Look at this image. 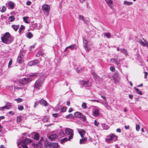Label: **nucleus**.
Returning a JSON list of instances; mask_svg holds the SVG:
<instances>
[{"mask_svg": "<svg viewBox=\"0 0 148 148\" xmlns=\"http://www.w3.org/2000/svg\"><path fill=\"white\" fill-rule=\"evenodd\" d=\"M58 136L55 134H51L49 137V139L50 140H53L56 139L57 138Z\"/></svg>", "mask_w": 148, "mask_h": 148, "instance_id": "nucleus-16", "label": "nucleus"}, {"mask_svg": "<svg viewBox=\"0 0 148 148\" xmlns=\"http://www.w3.org/2000/svg\"><path fill=\"white\" fill-rule=\"evenodd\" d=\"M35 45H33L32 46H31L30 47V48L29 49V50L31 51L32 50L31 49L33 48H34V46Z\"/></svg>", "mask_w": 148, "mask_h": 148, "instance_id": "nucleus-61", "label": "nucleus"}, {"mask_svg": "<svg viewBox=\"0 0 148 148\" xmlns=\"http://www.w3.org/2000/svg\"><path fill=\"white\" fill-rule=\"evenodd\" d=\"M79 119H80L82 121H85L86 120V117L84 115L82 114L81 116V117L79 118Z\"/></svg>", "mask_w": 148, "mask_h": 148, "instance_id": "nucleus-35", "label": "nucleus"}, {"mask_svg": "<svg viewBox=\"0 0 148 148\" xmlns=\"http://www.w3.org/2000/svg\"><path fill=\"white\" fill-rule=\"evenodd\" d=\"M123 59H121L118 60L117 58H112L110 59L111 62L116 64L119 67L120 66L121 62L123 61Z\"/></svg>", "mask_w": 148, "mask_h": 148, "instance_id": "nucleus-9", "label": "nucleus"}, {"mask_svg": "<svg viewBox=\"0 0 148 148\" xmlns=\"http://www.w3.org/2000/svg\"><path fill=\"white\" fill-rule=\"evenodd\" d=\"M100 95L101 96V97L103 99H104L105 101H106V97L101 95Z\"/></svg>", "mask_w": 148, "mask_h": 148, "instance_id": "nucleus-60", "label": "nucleus"}, {"mask_svg": "<svg viewBox=\"0 0 148 148\" xmlns=\"http://www.w3.org/2000/svg\"><path fill=\"white\" fill-rule=\"evenodd\" d=\"M18 109L19 110H22L24 109L23 106V105H18Z\"/></svg>", "mask_w": 148, "mask_h": 148, "instance_id": "nucleus-48", "label": "nucleus"}, {"mask_svg": "<svg viewBox=\"0 0 148 148\" xmlns=\"http://www.w3.org/2000/svg\"><path fill=\"white\" fill-rule=\"evenodd\" d=\"M108 38H110V34L109 32L106 33L104 34Z\"/></svg>", "mask_w": 148, "mask_h": 148, "instance_id": "nucleus-42", "label": "nucleus"}, {"mask_svg": "<svg viewBox=\"0 0 148 148\" xmlns=\"http://www.w3.org/2000/svg\"><path fill=\"white\" fill-rule=\"evenodd\" d=\"M32 146L34 148H40L41 147L42 143L39 142L36 143H32Z\"/></svg>", "mask_w": 148, "mask_h": 148, "instance_id": "nucleus-18", "label": "nucleus"}, {"mask_svg": "<svg viewBox=\"0 0 148 148\" xmlns=\"http://www.w3.org/2000/svg\"><path fill=\"white\" fill-rule=\"evenodd\" d=\"M37 75V74L34 73L29 76V77L27 78H24L19 80V85H24L27 84L29 82L32 80L33 78L31 77H34Z\"/></svg>", "mask_w": 148, "mask_h": 148, "instance_id": "nucleus-3", "label": "nucleus"}, {"mask_svg": "<svg viewBox=\"0 0 148 148\" xmlns=\"http://www.w3.org/2000/svg\"><path fill=\"white\" fill-rule=\"evenodd\" d=\"M82 108L84 109H86L87 108L86 103L85 102H83L82 104Z\"/></svg>", "mask_w": 148, "mask_h": 148, "instance_id": "nucleus-36", "label": "nucleus"}, {"mask_svg": "<svg viewBox=\"0 0 148 148\" xmlns=\"http://www.w3.org/2000/svg\"><path fill=\"white\" fill-rule=\"evenodd\" d=\"M73 115L72 114H70L67 115L66 116V118L67 119H69V118H73Z\"/></svg>", "mask_w": 148, "mask_h": 148, "instance_id": "nucleus-44", "label": "nucleus"}, {"mask_svg": "<svg viewBox=\"0 0 148 148\" xmlns=\"http://www.w3.org/2000/svg\"><path fill=\"white\" fill-rule=\"evenodd\" d=\"M23 21L24 22L26 23H28V17L26 16V17H24L23 18Z\"/></svg>", "mask_w": 148, "mask_h": 148, "instance_id": "nucleus-41", "label": "nucleus"}, {"mask_svg": "<svg viewBox=\"0 0 148 148\" xmlns=\"http://www.w3.org/2000/svg\"><path fill=\"white\" fill-rule=\"evenodd\" d=\"M21 120V116H18L17 117V122H20Z\"/></svg>", "mask_w": 148, "mask_h": 148, "instance_id": "nucleus-49", "label": "nucleus"}, {"mask_svg": "<svg viewBox=\"0 0 148 148\" xmlns=\"http://www.w3.org/2000/svg\"><path fill=\"white\" fill-rule=\"evenodd\" d=\"M93 116L96 117H98L100 115L99 108L97 107H95L92 110Z\"/></svg>", "mask_w": 148, "mask_h": 148, "instance_id": "nucleus-10", "label": "nucleus"}, {"mask_svg": "<svg viewBox=\"0 0 148 148\" xmlns=\"http://www.w3.org/2000/svg\"><path fill=\"white\" fill-rule=\"evenodd\" d=\"M132 2L127 1H124V4L125 5H132Z\"/></svg>", "mask_w": 148, "mask_h": 148, "instance_id": "nucleus-33", "label": "nucleus"}, {"mask_svg": "<svg viewBox=\"0 0 148 148\" xmlns=\"http://www.w3.org/2000/svg\"><path fill=\"white\" fill-rule=\"evenodd\" d=\"M2 42L6 44H9L13 41V38L10 33L6 32L3 34L1 38Z\"/></svg>", "mask_w": 148, "mask_h": 148, "instance_id": "nucleus-1", "label": "nucleus"}, {"mask_svg": "<svg viewBox=\"0 0 148 148\" xmlns=\"http://www.w3.org/2000/svg\"><path fill=\"white\" fill-rule=\"evenodd\" d=\"M110 70L112 72H114L115 71V68L114 66H111L110 67Z\"/></svg>", "mask_w": 148, "mask_h": 148, "instance_id": "nucleus-50", "label": "nucleus"}, {"mask_svg": "<svg viewBox=\"0 0 148 148\" xmlns=\"http://www.w3.org/2000/svg\"><path fill=\"white\" fill-rule=\"evenodd\" d=\"M65 132L66 134L69 135L68 139L69 140L73 138V130H72L68 128H66L65 130Z\"/></svg>", "mask_w": 148, "mask_h": 148, "instance_id": "nucleus-8", "label": "nucleus"}, {"mask_svg": "<svg viewBox=\"0 0 148 148\" xmlns=\"http://www.w3.org/2000/svg\"><path fill=\"white\" fill-rule=\"evenodd\" d=\"M12 59H11L10 60V61L8 63V67H10L11 66L12 64Z\"/></svg>", "mask_w": 148, "mask_h": 148, "instance_id": "nucleus-54", "label": "nucleus"}, {"mask_svg": "<svg viewBox=\"0 0 148 148\" xmlns=\"http://www.w3.org/2000/svg\"><path fill=\"white\" fill-rule=\"evenodd\" d=\"M14 100L16 101L17 103H19L23 101V99L21 98H18L17 99H15Z\"/></svg>", "mask_w": 148, "mask_h": 148, "instance_id": "nucleus-37", "label": "nucleus"}, {"mask_svg": "<svg viewBox=\"0 0 148 148\" xmlns=\"http://www.w3.org/2000/svg\"><path fill=\"white\" fill-rule=\"evenodd\" d=\"M92 74L93 76V77L94 79L96 80H97V79L99 78V76L97 75L96 74L94 73L93 72L92 73Z\"/></svg>", "mask_w": 148, "mask_h": 148, "instance_id": "nucleus-38", "label": "nucleus"}, {"mask_svg": "<svg viewBox=\"0 0 148 148\" xmlns=\"http://www.w3.org/2000/svg\"><path fill=\"white\" fill-rule=\"evenodd\" d=\"M42 8L45 15L47 16H48L49 15L50 10V6L47 4H45L42 6Z\"/></svg>", "mask_w": 148, "mask_h": 148, "instance_id": "nucleus-7", "label": "nucleus"}, {"mask_svg": "<svg viewBox=\"0 0 148 148\" xmlns=\"http://www.w3.org/2000/svg\"><path fill=\"white\" fill-rule=\"evenodd\" d=\"M24 26H23V25H21V27L19 28L18 30L19 33L20 34L21 33L22 30L24 29Z\"/></svg>", "mask_w": 148, "mask_h": 148, "instance_id": "nucleus-43", "label": "nucleus"}, {"mask_svg": "<svg viewBox=\"0 0 148 148\" xmlns=\"http://www.w3.org/2000/svg\"><path fill=\"white\" fill-rule=\"evenodd\" d=\"M117 138V136L116 135L111 134L107 136V138H106V141L109 143H111L112 142L116 141Z\"/></svg>", "mask_w": 148, "mask_h": 148, "instance_id": "nucleus-4", "label": "nucleus"}, {"mask_svg": "<svg viewBox=\"0 0 148 148\" xmlns=\"http://www.w3.org/2000/svg\"><path fill=\"white\" fill-rule=\"evenodd\" d=\"M82 114L81 112H77L75 113L74 115L75 116L78 117L79 119V118L81 117V116Z\"/></svg>", "mask_w": 148, "mask_h": 148, "instance_id": "nucleus-26", "label": "nucleus"}, {"mask_svg": "<svg viewBox=\"0 0 148 148\" xmlns=\"http://www.w3.org/2000/svg\"><path fill=\"white\" fill-rule=\"evenodd\" d=\"M46 148H60L58 144L56 143L48 142L45 144Z\"/></svg>", "mask_w": 148, "mask_h": 148, "instance_id": "nucleus-6", "label": "nucleus"}, {"mask_svg": "<svg viewBox=\"0 0 148 148\" xmlns=\"http://www.w3.org/2000/svg\"><path fill=\"white\" fill-rule=\"evenodd\" d=\"M4 106L5 109H9L11 107V103H8Z\"/></svg>", "mask_w": 148, "mask_h": 148, "instance_id": "nucleus-34", "label": "nucleus"}, {"mask_svg": "<svg viewBox=\"0 0 148 148\" xmlns=\"http://www.w3.org/2000/svg\"><path fill=\"white\" fill-rule=\"evenodd\" d=\"M38 103H37V101H36L35 102V104H34V108H36L38 106Z\"/></svg>", "mask_w": 148, "mask_h": 148, "instance_id": "nucleus-56", "label": "nucleus"}, {"mask_svg": "<svg viewBox=\"0 0 148 148\" xmlns=\"http://www.w3.org/2000/svg\"><path fill=\"white\" fill-rule=\"evenodd\" d=\"M66 108L65 107H62L61 109V111L62 112H64L66 111Z\"/></svg>", "mask_w": 148, "mask_h": 148, "instance_id": "nucleus-53", "label": "nucleus"}, {"mask_svg": "<svg viewBox=\"0 0 148 148\" xmlns=\"http://www.w3.org/2000/svg\"><path fill=\"white\" fill-rule=\"evenodd\" d=\"M129 97L131 99H132L133 97V95H129Z\"/></svg>", "mask_w": 148, "mask_h": 148, "instance_id": "nucleus-64", "label": "nucleus"}, {"mask_svg": "<svg viewBox=\"0 0 148 148\" xmlns=\"http://www.w3.org/2000/svg\"><path fill=\"white\" fill-rule=\"evenodd\" d=\"M143 40L145 42V43L143 42L140 39L138 41V42L140 45L142 46H146V43L147 41L146 40H144L143 38Z\"/></svg>", "mask_w": 148, "mask_h": 148, "instance_id": "nucleus-19", "label": "nucleus"}, {"mask_svg": "<svg viewBox=\"0 0 148 148\" xmlns=\"http://www.w3.org/2000/svg\"><path fill=\"white\" fill-rule=\"evenodd\" d=\"M65 134L64 133V132L62 130H61L59 134V136L61 138L64 136Z\"/></svg>", "mask_w": 148, "mask_h": 148, "instance_id": "nucleus-30", "label": "nucleus"}, {"mask_svg": "<svg viewBox=\"0 0 148 148\" xmlns=\"http://www.w3.org/2000/svg\"><path fill=\"white\" fill-rule=\"evenodd\" d=\"M12 27L15 30V31H17L19 27V25H12Z\"/></svg>", "mask_w": 148, "mask_h": 148, "instance_id": "nucleus-28", "label": "nucleus"}, {"mask_svg": "<svg viewBox=\"0 0 148 148\" xmlns=\"http://www.w3.org/2000/svg\"><path fill=\"white\" fill-rule=\"evenodd\" d=\"M120 51L121 53L124 54L126 56L128 55V53L127 51L125 49L123 48L120 49Z\"/></svg>", "mask_w": 148, "mask_h": 148, "instance_id": "nucleus-27", "label": "nucleus"}, {"mask_svg": "<svg viewBox=\"0 0 148 148\" xmlns=\"http://www.w3.org/2000/svg\"><path fill=\"white\" fill-rule=\"evenodd\" d=\"M87 140V138L86 137L83 138L82 139L80 140L79 143L80 144H86Z\"/></svg>", "mask_w": 148, "mask_h": 148, "instance_id": "nucleus-22", "label": "nucleus"}, {"mask_svg": "<svg viewBox=\"0 0 148 148\" xmlns=\"http://www.w3.org/2000/svg\"><path fill=\"white\" fill-rule=\"evenodd\" d=\"M31 134L32 138H33L34 139L36 140H39L40 136L39 134L38 133L35 132H33Z\"/></svg>", "mask_w": 148, "mask_h": 148, "instance_id": "nucleus-15", "label": "nucleus"}, {"mask_svg": "<svg viewBox=\"0 0 148 148\" xmlns=\"http://www.w3.org/2000/svg\"><path fill=\"white\" fill-rule=\"evenodd\" d=\"M125 128L126 130H129L130 129V126L128 125H126L125 126Z\"/></svg>", "mask_w": 148, "mask_h": 148, "instance_id": "nucleus-55", "label": "nucleus"}, {"mask_svg": "<svg viewBox=\"0 0 148 148\" xmlns=\"http://www.w3.org/2000/svg\"><path fill=\"white\" fill-rule=\"evenodd\" d=\"M107 4L110 8L112 7L113 2L111 0H105Z\"/></svg>", "mask_w": 148, "mask_h": 148, "instance_id": "nucleus-21", "label": "nucleus"}, {"mask_svg": "<svg viewBox=\"0 0 148 148\" xmlns=\"http://www.w3.org/2000/svg\"><path fill=\"white\" fill-rule=\"evenodd\" d=\"M25 54V52L24 51H22L20 52V54L18 55H19L20 56L22 57H23L24 55Z\"/></svg>", "mask_w": 148, "mask_h": 148, "instance_id": "nucleus-45", "label": "nucleus"}, {"mask_svg": "<svg viewBox=\"0 0 148 148\" xmlns=\"http://www.w3.org/2000/svg\"><path fill=\"white\" fill-rule=\"evenodd\" d=\"M6 5L9 9H12L14 7L15 3L9 1L6 3Z\"/></svg>", "mask_w": 148, "mask_h": 148, "instance_id": "nucleus-13", "label": "nucleus"}, {"mask_svg": "<svg viewBox=\"0 0 148 148\" xmlns=\"http://www.w3.org/2000/svg\"><path fill=\"white\" fill-rule=\"evenodd\" d=\"M67 48H69L71 50L73 49H76L77 48V45H73L67 47Z\"/></svg>", "mask_w": 148, "mask_h": 148, "instance_id": "nucleus-29", "label": "nucleus"}, {"mask_svg": "<svg viewBox=\"0 0 148 148\" xmlns=\"http://www.w3.org/2000/svg\"><path fill=\"white\" fill-rule=\"evenodd\" d=\"M43 82V77H41L36 81L34 85L35 88L39 90Z\"/></svg>", "mask_w": 148, "mask_h": 148, "instance_id": "nucleus-5", "label": "nucleus"}, {"mask_svg": "<svg viewBox=\"0 0 148 148\" xmlns=\"http://www.w3.org/2000/svg\"><path fill=\"white\" fill-rule=\"evenodd\" d=\"M140 129V126L139 125L136 124V130L137 131H139Z\"/></svg>", "mask_w": 148, "mask_h": 148, "instance_id": "nucleus-52", "label": "nucleus"}, {"mask_svg": "<svg viewBox=\"0 0 148 148\" xmlns=\"http://www.w3.org/2000/svg\"><path fill=\"white\" fill-rule=\"evenodd\" d=\"M73 110V109L72 108H70L69 110V112H72Z\"/></svg>", "mask_w": 148, "mask_h": 148, "instance_id": "nucleus-63", "label": "nucleus"}, {"mask_svg": "<svg viewBox=\"0 0 148 148\" xmlns=\"http://www.w3.org/2000/svg\"><path fill=\"white\" fill-rule=\"evenodd\" d=\"M79 19L80 20L84 22H85V20L84 19V17L81 15H79L78 17Z\"/></svg>", "mask_w": 148, "mask_h": 148, "instance_id": "nucleus-40", "label": "nucleus"}, {"mask_svg": "<svg viewBox=\"0 0 148 148\" xmlns=\"http://www.w3.org/2000/svg\"><path fill=\"white\" fill-rule=\"evenodd\" d=\"M134 89H135L138 93L140 95H142V92L140 91L138 88H137L135 87H134Z\"/></svg>", "mask_w": 148, "mask_h": 148, "instance_id": "nucleus-47", "label": "nucleus"}, {"mask_svg": "<svg viewBox=\"0 0 148 148\" xmlns=\"http://www.w3.org/2000/svg\"><path fill=\"white\" fill-rule=\"evenodd\" d=\"M39 103L42 105H43L45 106H47V105L48 103L45 100L41 99L39 101Z\"/></svg>", "mask_w": 148, "mask_h": 148, "instance_id": "nucleus-24", "label": "nucleus"}, {"mask_svg": "<svg viewBox=\"0 0 148 148\" xmlns=\"http://www.w3.org/2000/svg\"><path fill=\"white\" fill-rule=\"evenodd\" d=\"M31 143V139L26 138L19 142L18 144V146L19 148H28L27 145Z\"/></svg>", "mask_w": 148, "mask_h": 148, "instance_id": "nucleus-2", "label": "nucleus"}, {"mask_svg": "<svg viewBox=\"0 0 148 148\" xmlns=\"http://www.w3.org/2000/svg\"><path fill=\"white\" fill-rule=\"evenodd\" d=\"M101 126L104 130H107L109 128V126L105 124H101Z\"/></svg>", "mask_w": 148, "mask_h": 148, "instance_id": "nucleus-31", "label": "nucleus"}, {"mask_svg": "<svg viewBox=\"0 0 148 148\" xmlns=\"http://www.w3.org/2000/svg\"><path fill=\"white\" fill-rule=\"evenodd\" d=\"M145 76H144V78L145 79H146L147 77V76L148 75V73L146 72H145Z\"/></svg>", "mask_w": 148, "mask_h": 148, "instance_id": "nucleus-58", "label": "nucleus"}, {"mask_svg": "<svg viewBox=\"0 0 148 148\" xmlns=\"http://www.w3.org/2000/svg\"><path fill=\"white\" fill-rule=\"evenodd\" d=\"M58 113L53 114V116L54 117H57L58 116Z\"/></svg>", "mask_w": 148, "mask_h": 148, "instance_id": "nucleus-59", "label": "nucleus"}, {"mask_svg": "<svg viewBox=\"0 0 148 148\" xmlns=\"http://www.w3.org/2000/svg\"><path fill=\"white\" fill-rule=\"evenodd\" d=\"M6 10V8L5 6H3L2 9L1 10V12H5Z\"/></svg>", "mask_w": 148, "mask_h": 148, "instance_id": "nucleus-46", "label": "nucleus"}, {"mask_svg": "<svg viewBox=\"0 0 148 148\" xmlns=\"http://www.w3.org/2000/svg\"><path fill=\"white\" fill-rule=\"evenodd\" d=\"M113 78L115 83L119 82L120 79L119 73L117 72L115 73L113 76Z\"/></svg>", "mask_w": 148, "mask_h": 148, "instance_id": "nucleus-14", "label": "nucleus"}, {"mask_svg": "<svg viewBox=\"0 0 148 148\" xmlns=\"http://www.w3.org/2000/svg\"><path fill=\"white\" fill-rule=\"evenodd\" d=\"M17 62L19 64H21L23 62V57L19 55H18L17 59Z\"/></svg>", "mask_w": 148, "mask_h": 148, "instance_id": "nucleus-25", "label": "nucleus"}, {"mask_svg": "<svg viewBox=\"0 0 148 148\" xmlns=\"http://www.w3.org/2000/svg\"><path fill=\"white\" fill-rule=\"evenodd\" d=\"M68 140V139L67 138H64L61 139L60 141L62 144H63Z\"/></svg>", "mask_w": 148, "mask_h": 148, "instance_id": "nucleus-32", "label": "nucleus"}, {"mask_svg": "<svg viewBox=\"0 0 148 148\" xmlns=\"http://www.w3.org/2000/svg\"><path fill=\"white\" fill-rule=\"evenodd\" d=\"M40 62V61L39 60L36 59L30 62L29 63V64L30 66H34L39 63Z\"/></svg>", "mask_w": 148, "mask_h": 148, "instance_id": "nucleus-17", "label": "nucleus"}, {"mask_svg": "<svg viewBox=\"0 0 148 148\" xmlns=\"http://www.w3.org/2000/svg\"><path fill=\"white\" fill-rule=\"evenodd\" d=\"M94 124L96 126H98L99 124V123L97 122L96 120H95L94 122Z\"/></svg>", "mask_w": 148, "mask_h": 148, "instance_id": "nucleus-51", "label": "nucleus"}, {"mask_svg": "<svg viewBox=\"0 0 148 148\" xmlns=\"http://www.w3.org/2000/svg\"><path fill=\"white\" fill-rule=\"evenodd\" d=\"M31 4V2L30 1H27L26 3V4L27 5H30Z\"/></svg>", "mask_w": 148, "mask_h": 148, "instance_id": "nucleus-57", "label": "nucleus"}, {"mask_svg": "<svg viewBox=\"0 0 148 148\" xmlns=\"http://www.w3.org/2000/svg\"><path fill=\"white\" fill-rule=\"evenodd\" d=\"M78 130L81 137L83 138L85 133V131L81 129H78Z\"/></svg>", "mask_w": 148, "mask_h": 148, "instance_id": "nucleus-20", "label": "nucleus"}, {"mask_svg": "<svg viewBox=\"0 0 148 148\" xmlns=\"http://www.w3.org/2000/svg\"><path fill=\"white\" fill-rule=\"evenodd\" d=\"M83 44L84 47L87 52H89V45L88 44V42L85 39H83Z\"/></svg>", "mask_w": 148, "mask_h": 148, "instance_id": "nucleus-11", "label": "nucleus"}, {"mask_svg": "<svg viewBox=\"0 0 148 148\" xmlns=\"http://www.w3.org/2000/svg\"><path fill=\"white\" fill-rule=\"evenodd\" d=\"M79 83L85 87H89L91 86V83L88 81L85 82L83 80H81L80 81Z\"/></svg>", "mask_w": 148, "mask_h": 148, "instance_id": "nucleus-12", "label": "nucleus"}, {"mask_svg": "<svg viewBox=\"0 0 148 148\" xmlns=\"http://www.w3.org/2000/svg\"><path fill=\"white\" fill-rule=\"evenodd\" d=\"M9 21L10 22H12L14 21L15 20V18L14 16H10L9 17Z\"/></svg>", "mask_w": 148, "mask_h": 148, "instance_id": "nucleus-39", "label": "nucleus"}, {"mask_svg": "<svg viewBox=\"0 0 148 148\" xmlns=\"http://www.w3.org/2000/svg\"><path fill=\"white\" fill-rule=\"evenodd\" d=\"M116 131L119 133H121V130L120 129L118 128L116 129Z\"/></svg>", "mask_w": 148, "mask_h": 148, "instance_id": "nucleus-62", "label": "nucleus"}, {"mask_svg": "<svg viewBox=\"0 0 148 148\" xmlns=\"http://www.w3.org/2000/svg\"><path fill=\"white\" fill-rule=\"evenodd\" d=\"M26 36L28 38L30 39L33 36V34L29 32H26L25 34Z\"/></svg>", "mask_w": 148, "mask_h": 148, "instance_id": "nucleus-23", "label": "nucleus"}]
</instances>
